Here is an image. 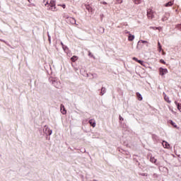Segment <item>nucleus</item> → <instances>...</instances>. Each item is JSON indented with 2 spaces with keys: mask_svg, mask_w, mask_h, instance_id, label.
Wrapping results in <instances>:
<instances>
[{
  "mask_svg": "<svg viewBox=\"0 0 181 181\" xmlns=\"http://www.w3.org/2000/svg\"><path fill=\"white\" fill-rule=\"evenodd\" d=\"M48 11H52V12H57V8L56 7V1L54 0H51L49 2H47L45 4Z\"/></svg>",
  "mask_w": 181,
  "mask_h": 181,
  "instance_id": "obj_1",
  "label": "nucleus"
},
{
  "mask_svg": "<svg viewBox=\"0 0 181 181\" xmlns=\"http://www.w3.org/2000/svg\"><path fill=\"white\" fill-rule=\"evenodd\" d=\"M147 18L148 19H153V18H155V12H153V10L151 8L147 10Z\"/></svg>",
  "mask_w": 181,
  "mask_h": 181,
  "instance_id": "obj_2",
  "label": "nucleus"
},
{
  "mask_svg": "<svg viewBox=\"0 0 181 181\" xmlns=\"http://www.w3.org/2000/svg\"><path fill=\"white\" fill-rule=\"evenodd\" d=\"M160 76H165V74H168V69L163 68H159L158 69Z\"/></svg>",
  "mask_w": 181,
  "mask_h": 181,
  "instance_id": "obj_3",
  "label": "nucleus"
},
{
  "mask_svg": "<svg viewBox=\"0 0 181 181\" xmlns=\"http://www.w3.org/2000/svg\"><path fill=\"white\" fill-rule=\"evenodd\" d=\"M170 18V13H165L163 17L162 18L163 22H166Z\"/></svg>",
  "mask_w": 181,
  "mask_h": 181,
  "instance_id": "obj_4",
  "label": "nucleus"
},
{
  "mask_svg": "<svg viewBox=\"0 0 181 181\" xmlns=\"http://www.w3.org/2000/svg\"><path fill=\"white\" fill-rule=\"evenodd\" d=\"M60 108H61L62 114H63L64 115L67 114V111L66 110V108L64 107V106L63 105H61Z\"/></svg>",
  "mask_w": 181,
  "mask_h": 181,
  "instance_id": "obj_5",
  "label": "nucleus"
},
{
  "mask_svg": "<svg viewBox=\"0 0 181 181\" xmlns=\"http://www.w3.org/2000/svg\"><path fill=\"white\" fill-rule=\"evenodd\" d=\"M162 145L163 148H165L166 149H169V148H170V145L166 141H163Z\"/></svg>",
  "mask_w": 181,
  "mask_h": 181,
  "instance_id": "obj_6",
  "label": "nucleus"
},
{
  "mask_svg": "<svg viewBox=\"0 0 181 181\" xmlns=\"http://www.w3.org/2000/svg\"><path fill=\"white\" fill-rule=\"evenodd\" d=\"M89 124L93 127V128H95V120L94 119H91L89 120Z\"/></svg>",
  "mask_w": 181,
  "mask_h": 181,
  "instance_id": "obj_7",
  "label": "nucleus"
},
{
  "mask_svg": "<svg viewBox=\"0 0 181 181\" xmlns=\"http://www.w3.org/2000/svg\"><path fill=\"white\" fill-rule=\"evenodd\" d=\"M173 4H174L173 1H169V2L166 3L165 4H164V6H165L166 8H169V6H173Z\"/></svg>",
  "mask_w": 181,
  "mask_h": 181,
  "instance_id": "obj_8",
  "label": "nucleus"
},
{
  "mask_svg": "<svg viewBox=\"0 0 181 181\" xmlns=\"http://www.w3.org/2000/svg\"><path fill=\"white\" fill-rule=\"evenodd\" d=\"M175 105H177V108L180 112H181V103H177V101H175Z\"/></svg>",
  "mask_w": 181,
  "mask_h": 181,
  "instance_id": "obj_9",
  "label": "nucleus"
},
{
  "mask_svg": "<svg viewBox=\"0 0 181 181\" xmlns=\"http://www.w3.org/2000/svg\"><path fill=\"white\" fill-rule=\"evenodd\" d=\"M164 100L168 104H170V103H172V101H170V100H169V97H168V95H166V94H164Z\"/></svg>",
  "mask_w": 181,
  "mask_h": 181,
  "instance_id": "obj_10",
  "label": "nucleus"
},
{
  "mask_svg": "<svg viewBox=\"0 0 181 181\" xmlns=\"http://www.w3.org/2000/svg\"><path fill=\"white\" fill-rule=\"evenodd\" d=\"M134 39H135V36L132 35V34H129V37H128L129 42H132V40H134Z\"/></svg>",
  "mask_w": 181,
  "mask_h": 181,
  "instance_id": "obj_11",
  "label": "nucleus"
},
{
  "mask_svg": "<svg viewBox=\"0 0 181 181\" xmlns=\"http://www.w3.org/2000/svg\"><path fill=\"white\" fill-rule=\"evenodd\" d=\"M136 95L137 97V99L139 100V101H142V95H141V93H136Z\"/></svg>",
  "mask_w": 181,
  "mask_h": 181,
  "instance_id": "obj_12",
  "label": "nucleus"
},
{
  "mask_svg": "<svg viewBox=\"0 0 181 181\" xmlns=\"http://www.w3.org/2000/svg\"><path fill=\"white\" fill-rule=\"evenodd\" d=\"M78 59V57H77V56H73L71 58V61L73 62H77Z\"/></svg>",
  "mask_w": 181,
  "mask_h": 181,
  "instance_id": "obj_13",
  "label": "nucleus"
},
{
  "mask_svg": "<svg viewBox=\"0 0 181 181\" xmlns=\"http://www.w3.org/2000/svg\"><path fill=\"white\" fill-rule=\"evenodd\" d=\"M105 94V88L103 87L101 88L100 95H104Z\"/></svg>",
  "mask_w": 181,
  "mask_h": 181,
  "instance_id": "obj_14",
  "label": "nucleus"
},
{
  "mask_svg": "<svg viewBox=\"0 0 181 181\" xmlns=\"http://www.w3.org/2000/svg\"><path fill=\"white\" fill-rule=\"evenodd\" d=\"M150 161H151L152 163H156V159L155 157H151Z\"/></svg>",
  "mask_w": 181,
  "mask_h": 181,
  "instance_id": "obj_15",
  "label": "nucleus"
},
{
  "mask_svg": "<svg viewBox=\"0 0 181 181\" xmlns=\"http://www.w3.org/2000/svg\"><path fill=\"white\" fill-rule=\"evenodd\" d=\"M134 2L136 5H139L142 2V0H134Z\"/></svg>",
  "mask_w": 181,
  "mask_h": 181,
  "instance_id": "obj_16",
  "label": "nucleus"
},
{
  "mask_svg": "<svg viewBox=\"0 0 181 181\" xmlns=\"http://www.w3.org/2000/svg\"><path fill=\"white\" fill-rule=\"evenodd\" d=\"M171 125L174 127V128H177V125H176V123L173 122V121L170 122Z\"/></svg>",
  "mask_w": 181,
  "mask_h": 181,
  "instance_id": "obj_17",
  "label": "nucleus"
},
{
  "mask_svg": "<svg viewBox=\"0 0 181 181\" xmlns=\"http://www.w3.org/2000/svg\"><path fill=\"white\" fill-rule=\"evenodd\" d=\"M123 0H116V4H122Z\"/></svg>",
  "mask_w": 181,
  "mask_h": 181,
  "instance_id": "obj_18",
  "label": "nucleus"
},
{
  "mask_svg": "<svg viewBox=\"0 0 181 181\" xmlns=\"http://www.w3.org/2000/svg\"><path fill=\"white\" fill-rule=\"evenodd\" d=\"M58 6H62L63 9H66V4H62V5L59 4Z\"/></svg>",
  "mask_w": 181,
  "mask_h": 181,
  "instance_id": "obj_19",
  "label": "nucleus"
},
{
  "mask_svg": "<svg viewBox=\"0 0 181 181\" xmlns=\"http://www.w3.org/2000/svg\"><path fill=\"white\" fill-rule=\"evenodd\" d=\"M160 63H162V64H166V62L163 59H160Z\"/></svg>",
  "mask_w": 181,
  "mask_h": 181,
  "instance_id": "obj_20",
  "label": "nucleus"
},
{
  "mask_svg": "<svg viewBox=\"0 0 181 181\" xmlns=\"http://www.w3.org/2000/svg\"><path fill=\"white\" fill-rule=\"evenodd\" d=\"M158 50L159 52H162V47H158Z\"/></svg>",
  "mask_w": 181,
  "mask_h": 181,
  "instance_id": "obj_21",
  "label": "nucleus"
},
{
  "mask_svg": "<svg viewBox=\"0 0 181 181\" xmlns=\"http://www.w3.org/2000/svg\"><path fill=\"white\" fill-rule=\"evenodd\" d=\"M100 4H103V5H107V2L105 1L100 2Z\"/></svg>",
  "mask_w": 181,
  "mask_h": 181,
  "instance_id": "obj_22",
  "label": "nucleus"
},
{
  "mask_svg": "<svg viewBox=\"0 0 181 181\" xmlns=\"http://www.w3.org/2000/svg\"><path fill=\"white\" fill-rule=\"evenodd\" d=\"M141 43H148V41L141 40Z\"/></svg>",
  "mask_w": 181,
  "mask_h": 181,
  "instance_id": "obj_23",
  "label": "nucleus"
},
{
  "mask_svg": "<svg viewBox=\"0 0 181 181\" xmlns=\"http://www.w3.org/2000/svg\"><path fill=\"white\" fill-rule=\"evenodd\" d=\"M133 60H135V62H138V58H136V57H133Z\"/></svg>",
  "mask_w": 181,
  "mask_h": 181,
  "instance_id": "obj_24",
  "label": "nucleus"
},
{
  "mask_svg": "<svg viewBox=\"0 0 181 181\" xmlns=\"http://www.w3.org/2000/svg\"><path fill=\"white\" fill-rule=\"evenodd\" d=\"M137 63H139L140 64H142L143 62L141 61V60H138V61H137Z\"/></svg>",
  "mask_w": 181,
  "mask_h": 181,
  "instance_id": "obj_25",
  "label": "nucleus"
},
{
  "mask_svg": "<svg viewBox=\"0 0 181 181\" xmlns=\"http://www.w3.org/2000/svg\"><path fill=\"white\" fill-rule=\"evenodd\" d=\"M119 119L120 121H124V118H122V117L119 116Z\"/></svg>",
  "mask_w": 181,
  "mask_h": 181,
  "instance_id": "obj_26",
  "label": "nucleus"
},
{
  "mask_svg": "<svg viewBox=\"0 0 181 181\" xmlns=\"http://www.w3.org/2000/svg\"><path fill=\"white\" fill-rule=\"evenodd\" d=\"M158 47H162V45H160V42H158Z\"/></svg>",
  "mask_w": 181,
  "mask_h": 181,
  "instance_id": "obj_27",
  "label": "nucleus"
},
{
  "mask_svg": "<svg viewBox=\"0 0 181 181\" xmlns=\"http://www.w3.org/2000/svg\"><path fill=\"white\" fill-rule=\"evenodd\" d=\"M125 33H128L129 35H131V33H129V31H125Z\"/></svg>",
  "mask_w": 181,
  "mask_h": 181,
  "instance_id": "obj_28",
  "label": "nucleus"
},
{
  "mask_svg": "<svg viewBox=\"0 0 181 181\" xmlns=\"http://www.w3.org/2000/svg\"><path fill=\"white\" fill-rule=\"evenodd\" d=\"M150 29H155L154 27H150Z\"/></svg>",
  "mask_w": 181,
  "mask_h": 181,
  "instance_id": "obj_29",
  "label": "nucleus"
},
{
  "mask_svg": "<svg viewBox=\"0 0 181 181\" xmlns=\"http://www.w3.org/2000/svg\"><path fill=\"white\" fill-rule=\"evenodd\" d=\"M88 55H89V56H91V52H89Z\"/></svg>",
  "mask_w": 181,
  "mask_h": 181,
  "instance_id": "obj_30",
  "label": "nucleus"
},
{
  "mask_svg": "<svg viewBox=\"0 0 181 181\" xmlns=\"http://www.w3.org/2000/svg\"><path fill=\"white\" fill-rule=\"evenodd\" d=\"M28 2H30V3H31L32 2V0H28Z\"/></svg>",
  "mask_w": 181,
  "mask_h": 181,
  "instance_id": "obj_31",
  "label": "nucleus"
},
{
  "mask_svg": "<svg viewBox=\"0 0 181 181\" xmlns=\"http://www.w3.org/2000/svg\"><path fill=\"white\" fill-rule=\"evenodd\" d=\"M86 9H88V11H90V8L88 7H86Z\"/></svg>",
  "mask_w": 181,
  "mask_h": 181,
  "instance_id": "obj_32",
  "label": "nucleus"
},
{
  "mask_svg": "<svg viewBox=\"0 0 181 181\" xmlns=\"http://www.w3.org/2000/svg\"><path fill=\"white\" fill-rule=\"evenodd\" d=\"M72 19V21H74V22H76V20H74V18H71Z\"/></svg>",
  "mask_w": 181,
  "mask_h": 181,
  "instance_id": "obj_33",
  "label": "nucleus"
},
{
  "mask_svg": "<svg viewBox=\"0 0 181 181\" xmlns=\"http://www.w3.org/2000/svg\"><path fill=\"white\" fill-rule=\"evenodd\" d=\"M49 135H52V132H49Z\"/></svg>",
  "mask_w": 181,
  "mask_h": 181,
  "instance_id": "obj_34",
  "label": "nucleus"
},
{
  "mask_svg": "<svg viewBox=\"0 0 181 181\" xmlns=\"http://www.w3.org/2000/svg\"><path fill=\"white\" fill-rule=\"evenodd\" d=\"M163 54H165V52H163Z\"/></svg>",
  "mask_w": 181,
  "mask_h": 181,
  "instance_id": "obj_35",
  "label": "nucleus"
}]
</instances>
